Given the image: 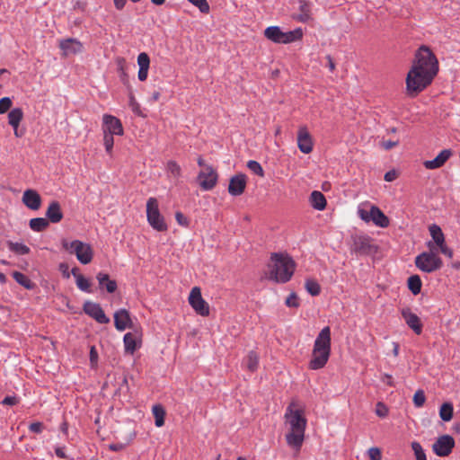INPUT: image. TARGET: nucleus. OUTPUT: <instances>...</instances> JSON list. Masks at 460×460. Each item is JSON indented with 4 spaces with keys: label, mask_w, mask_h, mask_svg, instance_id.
Segmentation results:
<instances>
[{
    "label": "nucleus",
    "mask_w": 460,
    "mask_h": 460,
    "mask_svg": "<svg viewBox=\"0 0 460 460\" xmlns=\"http://www.w3.org/2000/svg\"><path fill=\"white\" fill-rule=\"evenodd\" d=\"M100 288H105L108 293H114L118 288L117 282L111 279L110 276L105 272H99L96 275Z\"/></svg>",
    "instance_id": "25"
},
{
    "label": "nucleus",
    "mask_w": 460,
    "mask_h": 460,
    "mask_svg": "<svg viewBox=\"0 0 460 460\" xmlns=\"http://www.w3.org/2000/svg\"><path fill=\"white\" fill-rule=\"evenodd\" d=\"M175 218L179 225L183 226H189L188 218L181 212H176Z\"/></svg>",
    "instance_id": "51"
},
{
    "label": "nucleus",
    "mask_w": 460,
    "mask_h": 460,
    "mask_svg": "<svg viewBox=\"0 0 460 460\" xmlns=\"http://www.w3.org/2000/svg\"><path fill=\"white\" fill-rule=\"evenodd\" d=\"M146 217L149 225L159 232L167 230V225L161 215L158 201L155 198H149L146 202Z\"/></svg>",
    "instance_id": "9"
},
{
    "label": "nucleus",
    "mask_w": 460,
    "mask_h": 460,
    "mask_svg": "<svg viewBox=\"0 0 460 460\" xmlns=\"http://www.w3.org/2000/svg\"><path fill=\"white\" fill-rule=\"evenodd\" d=\"M397 145H398V141L388 140V141L382 142V146L385 150H389V149L396 146Z\"/></svg>",
    "instance_id": "62"
},
{
    "label": "nucleus",
    "mask_w": 460,
    "mask_h": 460,
    "mask_svg": "<svg viewBox=\"0 0 460 460\" xmlns=\"http://www.w3.org/2000/svg\"><path fill=\"white\" fill-rule=\"evenodd\" d=\"M269 267L270 279L279 283H286L293 276L296 263L288 254L272 253Z\"/></svg>",
    "instance_id": "4"
},
{
    "label": "nucleus",
    "mask_w": 460,
    "mask_h": 460,
    "mask_svg": "<svg viewBox=\"0 0 460 460\" xmlns=\"http://www.w3.org/2000/svg\"><path fill=\"white\" fill-rule=\"evenodd\" d=\"M408 288L413 295L420 293L422 282L419 275H412L407 280Z\"/></svg>",
    "instance_id": "30"
},
{
    "label": "nucleus",
    "mask_w": 460,
    "mask_h": 460,
    "mask_svg": "<svg viewBox=\"0 0 460 460\" xmlns=\"http://www.w3.org/2000/svg\"><path fill=\"white\" fill-rule=\"evenodd\" d=\"M77 288L85 293H92L91 283L90 281L84 278L83 275H78L77 279L75 280Z\"/></svg>",
    "instance_id": "39"
},
{
    "label": "nucleus",
    "mask_w": 460,
    "mask_h": 460,
    "mask_svg": "<svg viewBox=\"0 0 460 460\" xmlns=\"http://www.w3.org/2000/svg\"><path fill=\"white\" fill-rule=\"evenodd\" d=\"M125 351L133 354L141 346V337L137 332H127L123 338Z\"/></svg>",
    "instance_id": "22"
},
{
    "label": "nucleus",
    "mask_w": 460,
    "mask_h": 460,
    "mask_svg": "<svg viewBox=\"0 0 460 460\" xmlns=\"http://www.w3.org/2000/svg\"><path fill=\"white\" fill-rule=\"evenodd\" d=\"M454 408L451 402H445L441 405L439 410V416L442 420L449 421L453 418Z\"/></svg>",
    "instance_id": "35"
},
{
    "label": "nucleus",
    "mask_w": 460,
    "mask_h": 460,
    "mask_svg": "<svg viewBox=\"0 0 460 460\" xmlns=\"http://www.w3.org/2000/svg\"><path fill=\"white\" fill-rule=\"evenodd\" d=\"M411 448L414 452L416 460H427L425 451L419 442H417V441L411 442Z\"/></svg>",
    "instance_id": "42"
},
{
    "label": "nucleus",
    "mask_w": 460,
    "mask_h": 460,
    "mask_svg": "<svg viewBox=\"0 0 460 460\" xmlns=\"http://www.w3.org/2000/svg\"><path fill=\"white\" fill-rule=\"evenodd\" d=\"M46 217L49 222L58 223L63 218L60 204L58 201H52L46 211Z\"/></svg>",
    "instance_id": "24"
},
{
    "label": "nucleus",
    "mask_w": 460,
    "mask_h": 460,
    "mask_svg": "<svg viewBox=\"0 0 460 460\" xmlns=\"http://www.w3.org/2000/svg\"><path fill=\"white\" fill-rule=\"evenodd\" d=\"M331 354V329L326 326L317 335L312 352V358L309 362V368L317 370L323 368Z\"/></svg>",
    "instance_id": "3"
},
{
    "label": "nucleus",
    "mask_w": 460,
    "mask_h": 460,
    "mask_svg": "<svg viewBox=\"0 0 460 460\" xmlns=\"http://www.w3.org/2000/svg\"><path fill=\"white\" fill-rule=\"evenodd\" d=\"M303 35L302 28L285 32L279 26H270L264 31L265 38L277 44H289L300 40Z\"/></svg>",
    "instance_id": "5"
},
{
    "label": "nucleus",
    "mask_w": 460,
    "mask_h": 460,
    "mask_svg": "<svg viewBox=\"0 0 460 460\" xmlns=\"http://www.w3.org/2000/svg\"><path fill=\"white\" fill-rule=\"evenodd\" d=\"M381 381L385 384H386L387 385L389 386H394V378L391 375L389 374H384L381 377Z\"/></svg>",
    "instance_id": "56"
},
{
    "label": "nucleus",
    "mask_w": 460,
    "mask_h": 460,
    "mask_svg": "<svg viewBox=\"0 0 460 460\" xmlns=\"http://www.w3.org/2000/svg\"><path fill=\"white\" fill-rule=\"evenodd\" d=\"M137 65L139 68H149L150 66V58L149 56L146 52H141L137 56Z\"/></svg>",
    "instance_id": "44"
},
{
    "label": "nucleus",
    "mask_w": 460,
    "mask_h": 460,
    "mask_svg": "<svg viewBox=\"0 0 460 460\" xmlns=\"http://www.w3.org/2000/svg\"><path fill=\"white\" fill-rule=\"evenodd\" d=\"M130 1L133 2V3H138L141 0H130ZM113 2H114L115 7L118 10H122L125 7L126 4H127V0H113Z\"/></svg>",
    "instance_id": "55"
},
{
    "label": "nucleus",
    "mask_w": 460,
    "mask_h": 460,
    "mask_svg": "<svg viewBox=\"0 0 460 460\" xmlns=\"http://www.w3.org/2000/svg\"><path fill=\"white\" fill-rule=\"evenodd\" d=\"M12 275L15 281L23 288H25L26 289L30 290L34 288V283L23 273L19 271H13Z\"/></svg>",
    "instance_id": "32"
},
{
    "label": "nucleus",
    "mask_w": 460,
    "mask_h": 460,
    "mask_svg": "<svg viewBox=\"0 0 460 460\" xmlns=\"http://www.w3.org/2000/svg\"><path fill=\"white\" fill-rule=\"evenodd\" d=\"M310 202L312 207L317 210H323L326 207V199L324 195L317 190L312 192Z\"/></svg>",
    "instance_id": "28"
},
{
    "label": "nucleus",
    "mask_w": 460,
    "mask_h": 460,
    "mask_svg": "<svg viewBox=\"0 0 460 460\" xmlns=\"http://www.w3.org/2000/svg\"><path fill=\"white\" fill-rule=\"evenodd\" d=\"M166 170L167 172L174 179H178L181 174V166L173 160L167 162Z\"/></svg>",
    "instance_id": "37"
},
{
    "label": "nucleus",
    "mask_w": 460,
    "mask_h": 460,
    "mask_svg": "<svg viewBox=\"0 0 460 460\" xmlns=\"http://www.w3.org/2000/svg\"><path fill=\"white\" fill-rule=\"evenodd\" d=\"M191 4L197 7L200 13L208 14L210 11V6L207 0H188Z\"/></svg>",
    "instance_id": "41"
},
{
    "label": "nucleus",
    "mask_w": 460,
    "mask_h": 460,
    "mask_svg": "<svg viewBox=\"0 0 460 460\" xmlns=\"http://www.w3.org/2000/svg\"><path fill=\"white\" fill-rule=\"evenodd\" d=\"M12 100L9 97H3L0 99V114L8 111L12 107Z\"/></svg>",
    "instance_id": "46"
},
{
    "label": "nucleus",
    "mask_w": 460,
    "mask_h": 460,
    "mask_svg": "<svg viewBox=\"0 0 460 460\" xmlns=\"http://www.w3.org/2000/svg\"><path fill=\"white\" fill-rule=\"evenodd\" d=\"M58 46L65 57L81 53L84 49L82 42L75 38L60 40Z\"/></svg>",
    "instance_id": "16"
},
{
    "label": "nucleus",
    "mask_w": 460,
    "mask_h": 460,
    "mask_svg": "<svg viewBox=\"0 0 460 460\" xmlns=\"http://www.w3.org/2000/svg\"><path fill=\"white\" fill-rule=\"evenodd\" d=\"M7 246L11 252H13L18 255L28 254L31 251L30 248L22 243L8 241Z\"/></svg>",
    "instance_id": "34"
},
{
    "label": "nucleus",
    "mask_w": 460,
    "mask_h": 460,
    "mask_svg": "<svg viewBox=\"0 0 460 460\" xmlns=\"http://www.w3.org/2000/svg\"><path fill=\"white\" fill-rule=\"evenodd\" d=\"M199 186L204 190H212L217 182V173L210 165H206L198 175Z\"/></svg>",
    "instance_id": "11"
},
{
    "label": "nucleus",
    "mask_w": 460,
    "mask_h": 460,
    "mask_svg": "<svg viewBox=\"0 0 460 460\" xmlns=\"http://www.w3.org/2000/svg\"><path fill=\"white\" fill-rule=\"evenodd\" d=\"M126 447V444L124 443H112L111 445H109V448L111 450V451H114V452H119V451H121L123 450L124 448Z\"/></svg>",
    "instance_id": "59"
},
{
    "label": "nucleus",
    "mask_w": 460,
    "mask_h": 460,
    "mask_svg": "<svg viewBox=\"0 0 460 460\" xmlns=\"http://www.w3.org/2000/svg\"><path fill=\"white\" fill-rule=\"evenodd\" d=\"M2 403L4 405H15L18 403V399L15 396H6Z\"/></svg>",
    "instance_id": "60"
},
{
    "label": "nucleus",
    "mask_w": 460,
    "mask_h": 460,
    "mask_svg": "<svg viewBox=\"0 0 460 460\" xmlns=\"http://www.w3.org/2000/svg\"><path fill=\"white\" fill-rule=\"evenodd\" d=\"M438 72V61L427 46L420 47L414 56L411 68L407 74L406 88L411 95L423 91L431 84Z\"/></svg>",
    "instance_id": "1"
},
{
    "label": "nucleus",
    "mask_w": 460,
    "mask_h": 460,
    "mask_svg": "<svg viewBox=\"0 0 460 460\" xmlns=\"http://www.w3.org/2000/svg\"><path fill=\"white\" fill-rule=\"evenodd\" d=\"M69 267L66 263H60L59 264V270L61 271L62 275L64 278L66 279H69L70 278V272H69Z\"/></svg>",
    "instance_id": "57"
},
{
    "label": "nucleus",
    "mask_w": 460,
    "mask_h": 460,
    "mask_svg": "<svg viewBox=\"0 0 460 460\" xmlns=\"http://www.w3.org/2000/svg\"><path fill=\"white\" fill-rule=\"evenodd\" d=\"M452 152L450 149H444L434 159L425 161L423 165L429 170L440 168L450 158Z\"/></svg>",
    "instance_id": "21"
},
{
    "label": "nucleus",
    "mask_w": 460,
    "mask_h": 460,
    "mask_svg": "<svg viewBox=\"0 0 460 460\" xmlns=\"http://www.w3.org/2000/svg\"><path fill=\"white\" fill-rule=\"evenodd\" d=\"M114 135L110 133H103V144L105 146V150L108 154H111L113 145H114Z\"/></svg>",
    "instance_id": "43"
},
{
    "label": "nucleus",
    "mask_w": 460,
    "mask_h": 460,
    "mask_svg": "<svg viewBox=\"0 0 460 460\" xmlns=\"http://www.w3.org/2000/svg\"><path fill=\"white\" fill-rule=\"evenodd\" d=\"M429 234L433 239V242H431V243L434 244V247H436V246L439 247L446 243L445 235L441 230L440 226H438L436 224H433L429 226ZM436 250H437V248H435V251Z\"/></svg>",
    "instance_id": "27"
},
{
    "label": "nucleus",
    "mask_w": 460,
    "mask_h": 460,
    "mask_svg": "<svg viewBox=\"0 0 460 460\" xmlns=\"http://www.w3.org/2000/svg\"><path fill=\"white\" fill-rule=\"evenodd\" d=\"M367 454L371 460H382L381 450L376 447H370L367 451Z\"/></svg>",
    "instance_id": "49"
},
{
    "label": "nucleus",
    "mask_w": 460,
    "mask_h": 460,
    "mask_svg": "<svg viewBox=\"0 0 460 460\" xmlns=\"http://www.w3.org/2000/svg\"><path fill=\"white\" fill-rule=\"evenodd\" d=\"M29 225L31 229L34 232H41L49 226V222L47 218L35 217L30 220Z\"/></svg>",
    "instance_id": "31"
},
{
    "label": "nucleus",
    "mask_w": 460,
    "mask_h": 460,
    "mask_svg": "<svg viewBox=\"0 0 460 460\" xmlns=\"http://www.w3.org/2000/svg\"><path fill=\"white\" fill-rule=\"evenodd\" d=\"M305 287L306 291L312 296H318L321 292V287L314 279H306Z\"/></svg>",
    "instance_id": "38"
},
{
    "label": "nucleus",
    "mask_w": 460,
    "mask_h": 460,
    "mask_svg": "<svg viewBox=\"0 0 460 460\" xmlns=\"http://www.w3.org/2000/svg\"><path fill=\"white\" fill-rule=\"evenodd\" d=\"M90 362L93 367L96 366L98 362V352L94 346L90 349Z\"/></svg>",
    "instance_id": "52"
},
{
    "label": "nucleus",
    "mask_w": 460,
    "mask_h": 460,
    "mask_svg": "<svg viewBox=\"0 0 460 460\" xmlns=\"http://www.w3.org/2000/svg\"><path fill=\"white\" fill-rule=\"evenodd\" d=\"M358 215L366 223L373 222L376 226L382 228L387 227L390 224L389 218L376 206H371L369 210L359 206L358 208Z\"/></svg>",
    "instance_id": "8"
},
{
    "label": "nucleus",
    "mask_w": 460,
    "mask_h": 460,
    "mask_svg": "<svg viewBox=\"0 0 460 460\" xmlns=\"http://www.w3.org/2000/svg\"><path fill=\"white\" fill-rule=\"evenodd\" d=\"M455 447V439L450 435H443L438 438L432 446L433 452L438 456H447Z\"/></svg>",
    "instance_id": "12"
},
{
    "label": "nucleus",
    "mask_w": 460,
    "mask_h": 460,
    "mask_svg": "<svg viewBox=\"0 0 460 460\" xmlns=\"http://www.w3.org/2000/svg\"><path fill=\"white\" fill-rule=\"evenodd\" d=\"M247 369L254 372L258 368L259 357L254 351H250L245 359Z\"/></svg>",
    "instance_id": "36"
},
{
    "label": "nucleus",
    "mask_w": 460,
    "mask_h": 460,
    "mask_svg": "<svg viewBox=\"0 0 460 460\" xmlns=\"http://www.w3.org/2000/svg\"><path fill=\"white\" fill-rule=\"evenodd\" d=\"M427 245L430 252H424L416 256L415 265L421 271L431 273L439 270L443 261L435 252L434 244L430 241L428 242Z\"/></svg>",
    "instance_id": "6"
},
{
    "label": "nucleus",
    "mask_w": 460,
    "mask_h": 460,
    "mask_svg": "<svg viewBox=\"0 0 460 460\" xmlns=\"http://www.w3.org/2000/svg\"><path fill=\"white\" fill-rule=\"evenodd\" d=\"M188 301L191 308L196 314L201 316L209 315V305L202 297L201 289L199 287H193L190 292Z\"/></svg>",
    "instance_id": "10"
},
{
    "label": "nucleus",
    "mask_w": 460,
    "mask_h": 460,
    "mask_svg": "<svg viewBox=\"0 0 460 460\" xmlns=\"http://www.w3.org/2000/svg\"><path fill=\"white\" fill-rule=\"evenodd\" d=\"M312 137L305 126L299 128L297 132V146L304 154H309L313 150Z\"/></svg>",
    "instance_id": "18"
},
{
    "label": "nucleus",
    "mask_w": 460,
    "mask_h": 460,
    "mask_svg": "<svg viewBox=\"0 0 460 460\" xmlns=\"http://www.w3.org/2000/svg\"><path fill=\"white\" fill-rule=\"evenodd\" d=\"M327 60H328V67L330 69L331 72H333L334 69H335V64L331 56H327Z\"/></svg>",
    "instance_id": "64"
},
{
    "label": "nucleus",
    "mask_w": 460,
    "mask_h": 460,
    "mask_svg": "<svg viewBox=\"0 0 460 460\" xmlns=\"http://www.w3.org/2000/svg\"><path fill=\"white\" fill-rule=\"evenodd\" d=\"M352 251L358 254H371L376 251L372 239L367 235L356 236L353 240Z\"/></svg>",
    "instance_id": "14"
},
{
    "label": "nucleus",
    "mask_w": 460,
    "mask_h": 460,
    "mask_svg": "<svg viewBox=\"0 0 460 460\" xmlns=\"http://www.w3.org/2000/svg\"><path fill=\"white\" fill-rule=\"evenodd\" d=\"M55 453L57 455L58 457L59 458H66V455L65 453V448L64 447H58L55 448Z\"/></svg>",
    "instance_id": "63"
},
{
    "label": "nucleus",
    "mask_w": 460,
    "mask_h": 460,
    "mask_svg": "<svg viewBox=\"0 0 460 460\" xmlns=\"http://www.w3.org/2000/svg\"><path fill=\"white\" fill-rule=\"evenodd\" d=\"M22 202L30 209L37 210L40 208L41 198L36 190L29 189L23 192Z\"/></svg>",
    "instance_id": "23"
},
{
    "label": "nucleus",
    "mask_w": 460,
    "mask_h": 460,
    "mask_svg": "<svg viewBox=\"0 0 460 460\" xmlns=\"http://www.w3.org/2000/svg\"><path fill=\"white\" fill-rule=\"evenodd\" d=\"M62 244L66 250L75 254L77 260L82 264H88L92 261L93 252L90 244L79 240H75L70 243L64 241Z\"/></svg>",
    "instance_id": "7"
},
{
    "label": "nucleus",
    "mask_w": 460,
    "mask_h": 460,
    "mask_svg": "<svg viewBox=\"0 0 460 460\" xmlns=\"http://www.w3.org/2000/svg\"><path fill=\"white\" fill-rule=\"evenodd\" d=\"M247 167L254 174H256L260 177H264V170L261 167V164L258 163L257 161L250 160L247 163Z\"/></svg>",
    "instance_id": "40"
},
{
    "label": "nucleus",
    "mask_w": 460,
    "mask_h": 460,
    "mask_svg": "<svg viewBox=\"0 0 460 460\" xmlns=\"http://www.w3.org/2000/svg\"><path fill=\"white\" fill-rule=\"evenodd\" d=\"M23 118V111L21 108H14L8 113V123L12 128H19Z\"/></svg>",
    "instance_id": "29"
},
{
    "label": "nucleus",
    "mask_w": 460,
    "mask_h": 460,
    "mask_svg": "<svg viewBox=\"0 0 460 460\" xmlns=\"http://www.w3.org/2000/svg\"><path fill=\"white\" fill-rule=\"evenodd\" d=\"M376 414L381 418H385L388 414V408L381 402H378L376 405Z\"/></svg>",
    "instance_id": "47"
},
{
    "label": "nucleus",
    "mask_w": 460,
    "mask_h": 460,
    "mask_svg": "<svg viewBox=\"0 0 460 460\" xmlns=\"http://www.w3.org/2000/svg\"><path fill=\"white\" fill-rule=\"evenodd\" d=\"M148 69L149 68H139L138 70V74H137V77L139 79V81H146V78H147V75H148Z\"/></svg>",
    "instance_id": "61"
},
{
    "label": "nucleus",
    "mask_w": 460,
    "mask_h": 460,
    "mask_svg": "<svg viewBox=\"0 0 460 460\" xmlns=\"http://www.w3.org/2000/svg\"><path fill=\"white\" fill-rule=\"evenodd\" d=\"M426 401V397L424 392L422 390H418L413 395V402L416 407H421Z\"/></svg>",
    "instance_id": "45"
},
{
    "label": "nucleus",
    "mask_w": 460,
    "mask_h": 460,
    "mask_svg": "<svg viewBox=\"0 0 460 460\" xmlns=\"http://www.w3.org/2000/svg\"><path fill=\"white\" fill-rule=\"evenodd\" d=\"M129 106L131 107L133 112L138 115L140 114V106L132 93L129 95Z\"/></svg>",
    "instance_id": "50"
},
{
    "label": "nucleus",
    "mask_w": 460,
    "mask_h": 460,
    "mask_svg": "<svg viewBox=\"0 0 460 460\" xmlns=\"http://www.w3.org/2000/svg\"><path fill=\"white\" fill-rule=\"evenodd\" d=\"M114 325L119 332H122L127 328H131L132 321L129 312L126 309H119L116 311L114 314Z\"/></svg>",
    "instance_id": "20"
},
{
    "label": "nucleus",
    "mask_w": 460,
    "mask_h": 460,
    "mask_svg": "<svg viewBox=\"0 0 460 460\" xmlns=\"http://www.w3.org/2000/svg\"><path fill=\"white\" fill-rule=\"evenodd\" d=\"M299 13L295 16V19L300 22H307L311 20V3L306 0H298Z\"/></svg>",
    "instance_id": "26"
},
{
    "label": "nucleus",
    "mask_w": 460,
    "mask_h": 460,
    "mask_svg": "<svg viewBox=\"0 0 460 460\" xmlns=\"http://www.w3.org/2000/svg\"><path fill=\"white\" fill-rule=\"evenodd\" d=\"M83 310L87 315L99 323H110V318L105 314L103 309L98 303L86 301L83 305Z\"/></svg>",
    "instance_id": "13"
},
{
    "label": "nucleus",
    "mask_w": 460,
    "mask_h": 460,
    "mask_svg": "<svg viewBox=\"0 0 460 460\" xmlns=\"http://www.w3.org/2000/svg\"><path fill=\"white\" fill-rule=\"evenodd\" d=\"M285 304L288 307H295V308L298 307L299 306V302H298L297 296L295 293H291L287 297Z\"/></svg>",
    "instance_id": "48"
},
{
    "label": "nucleus",
    "mask_w": 460,
    "mask_h": 460,
    "mask_svg": "<svg viewBox=\"0 0 460 460\" xmlns=\"http://www.w3.org/2000/svg\"><path fill=\"white\" fill-rule=\"evenodd\" d=\"M247 177L243 173H238L230 178L228 185V192L232 196L242 195L246 188Z\"/></svg>",
    "instance_id": "17"
},
{
    "label": "nucleus",
    "mask_w": 460,
    "mask_h": 460,
    "mask_svg": "<svg viewBox=\"0 0 460 460\" xmlns=\"http://www.w3.org/2000/svg\"><path fill=\"white\" fill-rule=\"evenodd\" d=\"M284 420L287 444L294 450L299 451L305 440L307 420L304 415V410L298 407L296 401L291 402L287 407Z\"/></svg>",
    "instance_id": "2"
},
{
    "label": "nucleus",
    "mask_w": 460,
    "mask_h": 460,
    "mask_svg": "<svg viewBox=\"0 0 460 460\" xmlns=\"http://www.w3.org/2000/svg\"><path fill=\"white\" fill-rule=\"evenodd\" d=\"M401 314L408 327L420 335L422 332V323L420 317L408 307L402 308Z\"/></svg>",
    "instance_id": "19"
},
{
    "label": "nucleus",
    "mask_w": 460,
    "mask_h": 460,
    "mask_svg": "<svg viewBox=\"0 0 460 460\" xmlns=\"http://www.w3.org/2000/svg\"><path fill=\"white\" fill-rule=\"evenodd\" d=\"M29 429H30V431H31L33 433L39 434L42 431L43 425L41 422H33V423L30 424Z\"/></svg>",
    "instance_id": "53"
},
{
    "label": "nucleus",
    "mask_w": 460,
    "mask_h": 460,
    "mask_svg": "<svg viewBox=\"0 0 460 460\" xmlns=\"http://www.w3.org/2000/svg\"><path fill=\"white\" fill-rule=\"evenodd\" d=\"M152 412L155 417V424L156 427H162L164 424L165 411L160 404H155L152 408Z\"/></svg>",
    "instance_id": "33"
},
{
    "label": "nucleus",
    "mask_w": 460,
    "mask_h": 460,
    "mask_svg": "<svg viewBox=\"0 0 460 460\" xmlns=\"http://www.w3.org/2000/svg\"><path fill=\"white\" fill-rule=\"evenodd\" d=\"M438 248H439L440 252L443 253L445 256H447L450 259L453 257V254H454L453 251L446 244V243L444 244H442L441 246H439Z\"/></svg>",
    "instance_id": "54"
},
{
    "label": "nucleus",
    "mask_w": 460,
    "mask_h": 460,
    "mask_svg": "<svg viewBox=\"0 0 460 460\" xmlns=\"http://www.w3.org/2000/svg\"><path fill=\"white\" fill-rule=\"evenodd\" d=\"M397 178V172L394 170L388 171L385 172L384 179L385 181H393Z\"/></svg>",
    "instance_id": "58"
},
{
    "label": "nucleus",
    "mask_w": 460,
    "mask_h": 460,
    "mask_svg": "<svg viewBox=\"0 0 460 460\" xmlns=\"http://www.w3.org/2000/svg\"><path fill=\"white\" fill-rule=\"evenodd\" d=\"M102 131L111 135L122 136L124 134L120 120L115 116L104 114L102 117Z\"/></svg>",
    "instance_id": "15"
}]
</instances>
